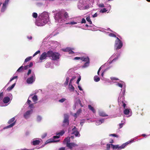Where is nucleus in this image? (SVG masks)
Here are the masks:
<instances>
[{
	"label": "nucleus",
	"mask_w": 150,
	"mask_h": 150,
	"mask_svg": "<svg viewBox=\"0 0 150 150\" xmlns=\"http://www.w3.org/2000/svg\"><path fill=\"white\" fill-rule=\"evenodd\" d=\"M28 66L29 67H32L33 65V63L32 62H31L29 64V65H28Z\"/></svg>",
	"instance_id": "54"
},
{
	"label": "nucleus",
	"mask_w": 150,
	"mask_h": 150,
	"mask_svg": "<svg viewBox=\"0 0 150 150\" xmlns=\"http://www.w3.org/2000/svg\"><path fill=\"white\" fill-rule=\"evenodd\" d=\"M32 99L34 102H36L38 100V96L36 95H35L32 98Z\"/></svg>",
	"instance_id": "24"
},
{
	"label": "nucleus",
	"mask_w": 150,
	"mask_h": 150,
	"mask_svg": "<svg viewBox=\"0 0 150 150\" xmlns=\"http://www.w3.org/2000/svg\"><path fill=\"white\" fill-rule=\"evenodd\" d=\"M89 62H86L84 64L83 66L85 67H87L88 65L89 64Z\"/></svg>",
	"instance_id": "43"
},
{
	"label": "nucleus",
	"mask_w": 150,
	"mask_h": 150,
	"mask_svg": "<svg viewBox=\"0 0 150 150\" xmlns=\"http://www.w3.org/2000/svg\"><path fill=\"white\" fill-rule=\"evenodd\" d=\"M81 109H79L74 114V116L76 117H77V115H79V114L81 112Z\"/></svg>",
	"instance_id": "17"
},
{
	"label": "nucleus",
	"mask_w": 150,
	"mask_h": 150,
	"mask_svg": "<svg viewBox=\"0 0 150 150\" xmlns=\"http://www.w3.org/2000/svg\"><path fill=\"white\" fill-rule=\"evenodd\" d=\"M81 59L83 61H85L86 62H89V59L88 57H82L81 58Z\"/></svg>",
	"instance_id": "22"
},
{
	"label": "nucleus",
	"mask_w": 150,
	"mask_h": 150,
	"mask_svg": "<svg viewBox=\"0 0 150 150\" xmlns=\"http://www.w3.org/2000/svg\"><path fill=\"white\" fill-rule=\"evenodd\" d=\"M76 78V77L75 76H74L72 77V78L71 79L69 83H71L72 81Z\"/></svg>",
	"instance_id": "45"
},
{
	"label": "nucleus",
	"mask_w": 150,
	"mask_h": 150,
	"mask_svg": "<svg viewBox=\"0 0 150 150\" xmlns=\"http://www.w3.org/2000/svg\"><path fill=\"white\" fill-rule=\"evenodd\" d=\"M38 25L40 26H42L46 23L49 21V15L46 12H43L38 17Z\"/></svg>",
	"instance_id": "1"
},
{
	"label": "nucleus",
	"mask_w": 150,
	"mask_h": 150,
	"mask_svg": "<svg viewBox=\"0 0 150 150\" xmlns=\"http://www.w3.org/2000/svg\"><path fill=\"white\" fill-rule=\"evenodd\" d=\"M59 140H54V139H50L47 140L45 144L49 143L52 142H58L59 141Z\"/></svg>",
	"instance_id": "13"
},
{
	"label": "nucleus",
	"mask_w": 150,
	"mask_h": 150,
	"mask_svg": "<svg viewBox=\"0 0 150 150\" xmlns=\"http://www.w3.org/2000/svg\"><path fill=\"white\" fill-rule=\"evenodd\" d=\"M47 135V133H45L43 135H42V138H44Z\"/></svg>",
	"instance_id": "51"
},
{
	"label": "nucleus",
	"mask_w": 150,
	"mask_h": 150,
	"mask_svg": "<svg viewBox=\"0 0 150 150\" xmlns=\"http://www.w3.org/2000/svg\"><path fill=\"white\" fill-rule=\"evenodd\" d=\"M33 144L34 146L38 145L40 143V141L39 140H36L33 141Z\"/></svg>",
	"instance_id": "16"
},
{
	"label": "nucleus",
	"mask_w": 150,
	"mask_h": 150,
	"mask_svg": "<svg viewBox=\"0 0 150 150\" xmlns=\"http://www.w3.org/2000/svg\"><path fill=\"white\" fill-rule=\"evenodd\" d=\"M107 10H106V8H103V9H101L100 11V12L103 13L104 12H105L107 11Z\"/></svg>",
	"instance_id": "33"
},
{
	"label": "nucleus",
	"mask_w": 150,
	"mask_h": 150,
	"mask_svg": "<svg viewBox=\"0 0 150 150\" xmlns=\"http://www.w3.org/2000/svg\"><path fill=\"white\" fill-rule=\"evenodd\" d=\"M23 67L24 68V69L25 70H26L27 69L29 68L28 65H27L24 66V67Z\"/></svg>",
	"instance_id": "59"
},
{
	"label": "nucleus",
	"mask_w": 150,
	"mask_h": 150,
	"mask_svg": "<svg viewBox=\"0 0 150 150\" xmlns=\"http://www.w3.org/2000/svg\"><path fill=\"white\" fill-rule=\"evenodd\" d=\"M9 0H5V2L3 4V6L1 9V11L4 12L6 9V6L8 4Z\"/></svg>",
	"instance_id": "11"
},
{
	"label": "nucleus",
	"mask_w": 150,
	"mask_h": 150,
	"mask_svg": "<svg viewBox=\"0 0 150 150\" xmlns=\"http://www.w3.org/2000/svg\"><path fill=\"white\" fill-rule=\"evenodd\" d=\"M69 116L67 114H65L64 115V119L63 122L62 126L66 127L68 126L69 124Z\"/></svg>",
	"instance_id": "4"
},
{
	"label": "nucleus",
	"mask_w": 150,
	"mask_h": 150,
	"mask_svg": "<svg viewBox=\"0 0 150 150\" xmlns=\"http://www.w3.org/2000/svg\"><path fill=\"white\" fill-rule=\"evenodd\" d=\"M94 79L96 82H98L100 80V78L97 76H95L94 77Z\"/></svg>",
	"instance_id": "28"
},
{
	"label": "nucleus",
	"mask_w": 150,
	"mask_h": 150,
	"mask_svg": "<svg viewBox=\"0 0 150 150\" xmlns=\"http://www.w3.org/2000/svg\"><path fill=\"white\" fill-rule=\"evenodd\" d=\"M42 119L41 117L40 116H38L37 117V120L38 121H40Z\"/></svg>",
	"instance_id": "48"
},
{
	"label": "nucleus",
	"mask_w": 150,
	"mask_h": 150,
	"mask_svg": "<svg viewBox=\"0 0 150 150\" xmlns=\"http://www.w3.org/2000/svg\"><path fill=\"white\" fill-rule=\"evenodd\" d=\"M69 79V77H67V78L66 81L64 83V84L65 85H68Z\"/></svg>",
	"instance_id": "35"
},
{
	"label": "nucleus",
	"mask_w": 150,
	"mask_h": 150,
	"mask_svg": "<svg viewBox=\"0 0 150 150\" xmlns=\"http://www.w3.org/2000/svg\"><path fill=\"white\" fill-rule=\"evenodd\" d=\"M15 120L14 117H13L10 120H9L8 121V124H10V125L6 127L5 128H8L12 127L14 126L16 123V121L14 122Z\"/></svg>",
	"instance_id": "7"
},
{
	"label": "nucleus",
	"mask_w": 150,
	"mask_h": 150,
	"mask_svg": "<svg viewBox=\"0 0 150 150\" xmlns=\"http://www.w3.org/2000/svg\"><path fill=\"white\" fill-rule=\"evenodd\" d=\"M69 88L70 90L71 91H74V88L71 84V83H69Z\"/></svg>",
	"instance_id": "18"
},
{
	"label": "nucleus",
	"mask_w": 150,
	"mask_h": 150,
	"mask_svg": "<svg viewBox=\"0 0 150 150\" xmlns=\"http://www.w3.org/2000/svg\"><path fill=\"white\" fill-rule=\"evenodd\" d=\"M48 55L49 58L52 60H57L60 58V54L57 52H53L52 50L49 51Z\"/></svg>",
	"instance_id": "3"
},
{
	"label": "nucleus",
	"mask_w": 150,
	"mask_h": 150,
	"mask_svg": "<svg viewBox=\"0 0 150 150\" xmlns=\"http://www.w3.org/2000/svg\"><path fill=\"white\" fill-rule=\"evenodd\" d=\"M70 137L66 138L63 141V143L66 144V146L70 150H76L74 148L77 146L78 145L73 142H70Z\"/></svg>",
	"instance_id": "2"
},
{
	"label": "nucleus",
	"mask_w": 150,
	"mask_h": 150,
	"mask_svg": "<svg viewBox=\"0 0 150 150\" xmlns=\"http://www.w3.org/2000/svg\"><path fill=\"white\" fill-rule=\"evenodd\" d=\"M111 144H108L106 145V148L107 150H109L110 148Z\"/></svg>",
	"instance_id": "38"
},
{
	"label": "nucleus",
	"mask_w": 150,
	"mask_h": 150,
	"mask_svg": "<svg viewBox=\"0 0 150 150\" xmlns=\"http://www.w3.org/2000/svg\"><path fill=\"white\" fill-rule=\"evenodd\" d=\"M121 102L122 103V104H123V107L125 108V107H126V104H125V103L123 102V101L122 100V101Z\"/></svg>",
	"instance_id": "53"
},
{
	"label": "nucleus",
	"mask_w": 150,
	"mask_h": 150,
	"mask_svg": "<svg viewBox=\"0 0 150 150\" xmlns=\"http://www.w3.org/2000/svg\"><path fill=\"white\" fill-rule=\"evenodd\" d=\"M66 100V99L65 98H63L59 100V102L60 103H63Z\"/></svg>",
	"instance_id": "39"
},
{
	"label": "nucleus",
	"mask_w": 150,
	"mask_h": 150,
	"mask_svg": "<svg viewBox=\"0 0 150 150\" xmlns=\"http://www.w3.org/2000/svg\"><path fill=\"white\" fill-rule=\"evenodd\" d=\"M129 110L127 109H125L124 111V113L125 115H127L129 113Z\"/></svg>",
	"instance_id": "31"
},
{
	"label": "nucleus",
	"mask_w": 150,
	"mask_h": 150,
	"mask_svg": "<svg viewBox=\"0 0 150 150\" xmlns=\"http://www.w3.org/2000/svg\"><path fill=\"white\" fill-rule=\"evenodd\" d=\"M86 20L88 22H89V23L90 24H92V22L91 20L90 17L89 16H88L86 18Z\"/></svg>",
	"instance_id": "27"
},
{
	"label": "nucleus",
	"mask_w": 150,
	"mask_h": 150,
	"mask_svg": "<svg viewBox=\"0 0 150 150\" xmlns=\"http://www.w3.org/2000/svg\"><path fill=\"white\" fill-rule=\"evenodd\" d=\"M110 136H112L113 137H118L119 136L115 134H111L110 135Z\"/></svg>",
	"instance_id": "40"
},
{
	"label": "nucleus",
	"mask_w": 150,
	"mask_h": 150,
	"mask_svg": "<svg viewBox=\"0 0 150 150\" xmlns=\"http://www.w3.org/2000/svg\"><path fill=\"white\" fill-rule=\"evenodd\" d=\"M64 17L65 18H69V16L68 13L67 12H65L64 14Z\"/></svg>",
	"instance_id": "29"
},
{
	"label": "nucleus",
	"mask_w": 150,
	"mask_h": 150,
	"mask_svg": "<svg viewBox=\"0 0 150 150\" xmlns=\"http://www.w3.org/2000/svg\"><path fill=\"white\" fill-rule=\"evenodd\" d=\"M72 134H74L76 137L80 136V134H79V132L77 130V128L75 126H74L72 129Z\"/></svg>",
	"instance_id": "10"
},
{
	"label": "nucleus",
	"mask_w": 150,
	"mask_h": 150,
	"mask_svg": "<svg viewBox=\"0 0 150 150\" xmlns=\"http://www.w3.org/2000/svg\"><path fill=\"white\" fill-rule=\"evenodd\" d=\"M24 70V67L23 66L20 67L17 70V71L18 72H23Z\"/></svg>",
	"instance_id": "23"
},
{
	"label": "nucleus",
	"mask_w": 150,
	"mask_h": 150,
	"mask_svg": "<svg viewBox=\"0 0 150 150\" xmlns=\"http://www.w3.org/2000/svg\"><path fill=\"white\" fill-rule=\"evenodd\" d=\"M109 36L110 37H116V35L112 33H110V34H109Z\"/></svg>",
	"instance_id": "44"
},
{
	"label": "nucleus",
	"mask_w": 150,
	"mask_h": 150,
	"mask_svg": "<svg viewBox=\"0 0 150 150\" xmlns=\"http://www.w3.org/2000/svg\"><path fill=\"white\" fill-rule=\"evenodd\" d=\"M17 77H18V76H15L13 77L12 78H11L10 79L9 81L10 82L11 81H12L13 80H14V79H17Z\"/></svg>",
	"instance_id": "42"
},
{
	"label": "nucleus",
	"mask_w": 150,
	"mask_h": 150,
	"mask_svg": "<svg viewBox=\"0 0 150 150\" xmlns=\"http://www.w3.org/2000/svg\"><path fill=\"white\" fill-rule=\"evenodd\" d=\"M49 51L47 52H43L40 56V59L41 61L43 60L46 58L48 57H49V56L48 55Z\"/></svg>",
	"instance_id": "8"
},
{
	"label": "nucleus",
	"mask_w": 150,
	"mask_h": 150,
	"mask_svg": "<svg viewBox=\"0 0 150 150\" xmlns=\"http://www.w3.org/2000/svg\"><path fill=\"white\" fill-rule=\"evenodd\" d=\"M88 108L89 109L91 110L93 113H95V110L94 108L91 105H88Z\"/></svg>",
	"instance_id": "25"
},
{
	"label": "nucleus",
	"mask_w": 150,
	"mask_h": 150,
	"mask_svg": "<svg viewBox=\"0 0 150 150\" xmlns=\"http://www.w3.org/2000/svg\"><path fill=\"white\" fill-rule=\"evenodd\" d=\"M10 100V98L8 97H5L3 99V102L5 103H8Z\"/></svg>",
	"instance_id": "15"
},
{
	"label": "nucleus",
	"mask_w": 150,
	"mask_h": 150,
	"mask_svg": "<svg viewBox=\"0 0 150 150\" xmlns=\"http://www.w3.org/2000/svg\"><path fill=\"white\" fill-rule=\"evenodd\" d=\"M15 85V83H14L11 86L7 88V90L8 91H10L14 87Z\"/></svg>",
	"instance_id": "26"
},
{
	"label": "nucleus",
	"mask_w": 150,
	"mask_h": 150,
	"mask_svg": "<svg viewBox=\"0 0 150 150\" xmlns=\"http://www.w3.org/2000/svg\"><path fill=\"white\" fill-rule=\"evenodd\" d=\"M77 23L76 22H75L74 21H73V22H71L70 23H67L66 24H70L71 25H73V24H77Z\"/></svg>",
	"instance_id": "41"
},
{
	"label": "nucleus",
	"mask_w": 150,
	"mask_h": 150,
	"mask_svg": "<svg viewBox=\"0 0 150 150\" xmlns=\"http://www.w3.org/2000/svg\"><path fill=\"white\" fill-rule=\"evenodd\" d=\"M81 77H79L77 80V81H76V83L78 84H79V81H80L81 80Z\"/></svg>",
	"instance_id": "56"
},
{
	"label": "nucleus",
	"mask_w": 150,
	"mask_h": 150,
	"mask_svg": "<svg viewBox=\"0 0 150 150\" xmlns=\"http://www.w3.org/2000/svg\"><path fill=\"white\" fill-rule=\"evenodd\" d=\"M66 148L64 147H62L59 149V150H65Z\"/></svg>",
	"instance_id": "52"
},
{
	"label": "nucleus",
	"mask_w": 150,
	"mask_h": 150,
	"mask_svg": "<svg viewBox=\"0 0 150 150\" xmlns=\"http://www.w3.org/2000/svg\"><path fill=\"white\" fill-rule=\"evenodd\" d=\"M115 41V45L117 49H119L122 47V43L118 37H117Z\"/></svg>",
	"instance_id": "6"
},
{
	"label": "nucleus",
	"mask_w": 150,
	"mask_h": 150,
	"mask_svg": "<svg viewBox=\"0 0 150 150\" xmlns=\"http://www.w3.org/2000/svg\"><path fill=\"white\" fill-rule=\"evenodd\" d=\"M40 50H38L33 55V57H34L37 54L40 53Z\"/></svg>",
	"instance_id": "46"
},
{
	"label": "nucleus",
	"mask_w": 150,
	"mask_h": 150,
	"mask_svg": "<svg viewBox=\"0 0 150 150\" xmlns=\"http://www.w3.org/2000/svg\"><path fill=\"white\" fill-rule=\"evenodd\" d=\"M35 75L33 74L30 77L28 78L26 82L27 83L29 84L32 83L35 81Z\"/></svg>",
	"instance_id": "9"
},
{
	"label": "nucleus",
	"mask_w": 150,
	"mask_h": 150,
	"mask_svg": "<svg viewBox=\"0 0 150 150\" xmlns=\"http://www.w3.org/2000/svg\"><path fill=\"white\" fill-rule=\"evenodd\" d=\"M104 122V119H102L99 120L98 122H96V125H100L101 123H103Z\"/></svg>",
	"instance_id": "19"
},
{
	"label": "nucleus",
	"mask_w": 150,
	"mask_h": 150,
	"mask_svg": "<svg viewBox=\"0 0 150 150\" xmlns=\"http://www.w3.org/2000/svg\"><path fill=\"white\" fill-rule=\"evenodd\" d=\"M62 12H58L55 18V21L59 23H63L64 21L62 19Z\"/></svg>",
	"instance_id": "5"
},
{
	"label": "nucleus",
	"mask_w": 150,
	"mask_h": 150,
	"mask_svg": "<svg viewBox=\"0 0 150 150\" xmlns=\"http://www.w3.org/2000/svg\"><path fill=\"white\" fill-rule=\"evenodd\" d=\"M31 72V70L30 69H29L27 73V75H29L30 74Z\"/></svg>",
	"instance_id": "55"
},
{
	"label": "nucleus",
	"mask_w": 150,
	"mask_h": 150,
	"mask_svg": "<svg viewBox=\"0 0 150 150\" xmlns=\"http://www.w3.org/2000/svg\"><path fill=\"white\" fill-rule=\"evenodd\" d=\"M53 138L54 139H55L56 138H59V136H53Z\"/></svg>",
	"instance_id": "58"
},
{
	"label": "nucleus",
	"mask_w": 150,
	"mask_h": 150,
	"mask_svg": "<svg viewBox=\"0 0 150 150\" xmlns=\"http://www.w3.org/2000/svg\"><path fill=\"white\" fill-rule=\"evenodd\" d=\"M126 145V144H123L121 146H119V149H122L124 148Z\"/></svg>",
	"instance_id": "36"
},
{
	"label": "nucleus",
	"mask_w": 150,
	"mask_h": 150,
	"mask_svg": "<svg viewBox=\"0 0 150 150\" xmlns=\"http://www.w3.org/2000/svg\"><path fill=\"white\" fill-rule=\"evenodd\" d=\"M27 103L28 104V105H29L30 104V103L31 102V101L30 100H29V99L28 100H27Z\"/></svg>",
	"instance_id": "63"
},
{
	"label": "nucleus",
	"mask_w": 150,
	"mask_h": 150,
	"mask_svg": "<svg viewBox=\"0 0 150 150\" xmlns=\"http://www.w3.org/2000/svg\"><path fill=\"white\" fill-rule=\"evenodd\" d=\"M29 107L30 108H33V107H34V104L33 103H32V104H29Z\"/></svg>",
	"instance_id": "49"
},
{
	"label": "nucleus",
	"mask_w": 150,
	"mask_h": 150,
	"mask_svg": "<svg viewBox=\"0 0 150 150\" xmlns=\"http://www.w3.org/2000/svg\"><path fill=\"white\" fill-rule=\"evenodd\" d=\"M32 16L34 18H36L38 17V14L36 13H33Z\"/></svg>",
	"instance_id": "34"
},
{
	"label": "nucleus",
	"mask_w": 150,
	"mask_h": 150,
	"mask_svg": "<svg viewBox=\"0 0 150 150\" xmlns=\"http://www.w3.org/2000/svg\"><path fill=\"white\" fill-rule=\"evenodd\" d=\"M111 148L113 149H119L118 145H114L113 144H111Z\"/></svg>",
	"instance_id": "21"
},
{
	"label": "nucleus",
	"mask_w": 150,
	"mask_h": 150,
	"mask_svg": "<svg viewBox=\"0 0 150 150\" xmlns=\"http://www.w3.org/2000/svg\"><path fill=\"white\" fill-rule=\"evenodd\" d=\"M97 13H95L93 15V18L96 17L97 16Z\"/></svg>",
	"instance_id": "61"
},
{
	"label": "nucleus",
	"mask_w": 150,
	"mask_h": 150,
	"mask_svg": "<svg viewBox=\"0 0 150 150\" xmlns=\"http://www.w3.org/2000/svg\"><path fill=\"white\" fill-rule=\"evenodd\" d=\"M31 58L32 57H30L27 58L25 59V62H28V61L30 60L31 59Z\"/></svg>",
	"instance_id": "32"
},
{
	"label": "nucleus",
	"mask_w": 150,
	"mask_h": 150,
	"mask_svg": "<svg viewBox=\"0 0 150 150\" xmlns=\"http://www.w3.org/2000/svg\"><path fill=\"white\" fill-rule=\"evenodd\" d=\"M65 133V132L64 130H62L60 132L58 133L57 134V135H58L59 136H62Z\"/></svg>",
	"instance_id": "30"
},
{
	"label": "nucleus",
	"mask_w": 150,
	"mask_h": 150,
	"mask_svg": "<svg viewBox=\"0 0 150 150\" xmlns=\"http://www.w3.org/2000/svg\"><path fill=\"white\" fill-rule=\"evenodd\" d=\"M99 115L100 116L103 117H105L108 116L105 113L102 111L99 112Z\"/></svg>",
	"instance_id": "20"
},
{
	"label": "nucleus",
	"mask_w": 150,
	"mask_h": 150,
	"mask_svg": "<svg viewBox=\"0 0 150 150\" xmlns=\"http://www.w3.org/2000/svg\"><path fill=\"white\" fill-rule=\"evenodd\" d=\"M117 85L120 88H122V85L121 83H117Z\"/></svg>",
	"instance_id": "57"
},
{
	"label": "nucleus",
	"mask_w": 150,
	"mask_h": 150,
	"mask_svg": "<svg viewBox=\"0 0 150 150\" xmlns=\"http://www.w3.org/2000/svg\"><path fill=\"white\" fill-rule=\"evenodd\" d=\"M98 6L99 7H104V5L103 4H101L98 5Z\"/></svg>",
	"instance_id": "50"
},
{
	"label": "nucleus",
	"mask_w": 150,
	"mask_h": 150,
	"mask_svg": "<svg viewBox=\"0 0 150 150\" xmlns=\"http://www.w3.org/2000/svg\"><path fill=\"white\" fill-rule=\"evenodd\" d=\"M63 51L64 52H68L69 54H73L74 52L71 49L70 47H67L65 49H64Z\"/></svg>",
	"instance_id": "14"
},
{
	"label": "nucleus",
	"mask_w": 150,
	"mask_h": 150,
	"mask_svg": "<svg viewBox=\"0 0 150 150\" xmlns=\"http://www.w3.org/2000/svg\"><path fill=\"white\" fill-rule=\"evenodd\" d=\"M80 59V58L79 57H76L74 58V59L75 60H79Z\"/></svg>",
	"instance_id": "64"
},
{
	"label": "nucleus",
	"mask_w": 150,
	"mask_h": 150,
	"mask_svg": "<svg viewBox=\"0 0 150 150\" xmlns=\"http://www.w3.org/2000/svg\"><path fill=\"white\" fill-rule=\"evenodd\" d=\"M123 124V123H121V124H119V128H121L122 127Z\"/></svg>",
	"instance_id": "62"
},
{
	"label": "nucleus",
	"mask_w": 150,
	"mask_h": 150,
	"mask_svg": "<svg viewBox=\"0 0 150 150\" xmlns=\"http://www.w3.org/2000/svg\"><path fill=\"white\" fill-rule=\"evenodd\" d=\"M78 102H79V104L81 106V107H83V106L82 105V104H81V101L79 99V100Z\"/></svg>",
	"instance_id": "60"
},
{
	"label": "nucleus",
	"mask_w": 150,
	"mask_h": 150,
	"mask_svg": "<svg viewBox=\"0 0 150 150\" xmlns=\"http://www.w3.org/2000/svg\"><path fill=\"white\" fill-rule=\"evenodd\" d=\"M32 112V110H28L24 114V117L26 119L28 118L30 116V114Z\"/></svg>",
	"instance_id": "12"
},
{
	"label": "nucleus",
	"mask_w": 150,
	"mask_h": 150,
	"mask_svg": "<svg viewBox=\"0 0 150 150\" xmlns=\"http://www.w3.org/2000/svg\"><path fill=\"white\" fill-rule=\"evenodd\" d=\"M86 23V21L84 18H83L82 19L81 23Z\"/></svg>",
	"instance_id": "47"
},
{
	"label": "nucleus",
	"mask_w": 150,
	"mask_h": 150,
	"mask_svg": "<svg viewBox=\"0 0 150 150\" xmlns=\"http://www.w3.org/2000/svg\"><path fill=\"white\" fill-rule=\"evenodd\" d=\"M4 95L3 92L0 93V101L3 98Z\"/></svg>",
	"instance_id": "37"
}]
</instances>
